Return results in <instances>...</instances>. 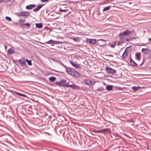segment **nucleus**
<instances>
[{"label":"nucleus","mask_w":151,"mask_h":151,"mask_svg":"<svg viewBox=\"0 0 151 151\" xmlns=\"http://www.w3.org/2000/svg\"><path fill=\"white\" fill-rule=\"evenodd\" d=\"M35 6L34 4H31L27 6L26 7V8L27 9H31L33 8H34Z\"/></svg>","instance_id":"2eb2a0df"},{"label":"nucleus","mask_w":151,"mask_h":151,"mask_svg":"<svg viewBox=\"0 0 151 151\" xmlns=\"http://www.w3.org/2000/svg\"><path fill=\"white\" fill-rule=\"evenodd\" d=\"M5 18L8 21H11L12 20L9 17L6 16V17Z\"/></svg>","instance_id":"c85d7f7f"},{"label":"nucleus","mask_w":151,"mask_h":151,"mask_svg":"<svg viewBox=\"0 0 151 151\" xmlns=\"http://www.w3.org/2000/svg\"><path fill=\"white\" fill-rule=\"evenodd\" d=\"M62 81H60L59 82H57L55 83L57 84L58 86H62Z\"/></svg>","instance_id":"4be33fe9"},{"label":"nucleus","mask_w":151,"mask_h":151,"mask_svg":"<svg viewBox=\"0 0 151 151\" xmlns=\"http://www.w3.org/2000/svg\"><path fill=\"white\" fill-rule=\"evenodd\" d=\"M129 47H127L125 49V51L124 52V53H123L122 55V57L124 59H125L126 58V57L128 55V53L127 52V49Z\"/></svg>","instance_id":"9b49d317"},{"label":"nucleus","mask_w":151,"mask_h":151,"mask_svg":"<svg viewBox=\"0 0 151 151\" xmlns=\"http://www.w3.org/2000/svg\"><path fill=\"white\" fill-rule=\"evenodd\" d=\"M42 5H39L37 8L34 9L33 11L34 12H37L38 11L42 6Z\"/></svg>","instance_id":"a211bd4d"},{"label":"nucleus","mask_w":151,"mask_h":151,"mask_svg":"<svg viewBox=\"0 0 151 151\" xmlns=\"http://www.w3.org/2000/svg\"><path fill=\"white\" fill-rule=\"evenodd\" d=\"M116 42H114L113 43H111L109 44V45L111 47H114L116 45Z\"/></svg>","instance_id":"bb28decb"},{"label":"nucleus","mask_w":151,"mask_h":151,"mask_svg":"<svg viewBox=\"0 0 151 151\" xmlns=\"http://www.w3.org/2000/svg\"><path fill=\"white\" fill-rule=\"evenodd\" d=\"M47 44H60L61 43V42L60 41H53L52 40H50L49 41L45 42Z\"/></svg>","instance_id":"1a4fd4ad"},{"label":"nucleus","mask_w":151,"mask_h":151,"mask_svg":"<svg viewBox=\"0 0 151 151\" xmlns=\"http://www.w3.org/2000/svg\"><path fill=\"white\" fill-rule=\"evenodd\" d=\"M27 63H28V65H32L31 63V60H28L27 59L26 60Z\"/></svg>","instance_id":"cd10ccee"},{"label":"nucleus","mask_w":151,"mask_h":151,"mask_svg":"<svg viewBox=\"0 0 151 151\" xmlns=\"http://www.w3.org/2000/svg\"><path fill=\"white\" fill-rule=\"evenodd\" d=\"M13 92L12 93L14 96L18 95L20 96H22L24 97H27V96L24 94L19 93L18 92L14 91H13Z\"/></svg>","instance_id":"39448f33"},{"label":"nucleus","mask_w":151,"mask_h":151,"mask_svg":"<svg viewBox=\"0 0 151 151\" xmlns=\"http://www.w3.org/2000/svg\"><path fill=\"white\" fill-rule=\"evenodd\" d=\"M142 52H144L145 50H147L148 49L147 48H142Z\"/></svg>","instance_id":"2f4dec72"},{"label":"nucleus","mask_w":151,"mask_h":151,"mask_svg":"<svg viewBox=\"0 0 151 151\" xmlns=\"http://www.w3.org/2000/svg\"><path fill=\"white\" fill-rule=\"evenodd\" d=\"M21 26L22 28H29L30 26V24L29 23H25L21 24Z\"/></svg>","instance_id":"9d476101"},{"label":"nucleus","mask_w":151,"mask_h":151,"mask_svg":"<svg viewBox=\"0 0 151 151\" xmlns=\"http://www.w3.org/2000/svg\"><path fill=\"white\" fill-rule=\"evenodd\" d=\"M62 86L64 87H65L67 88L70 87L73 89H78L79 88V87L76 85H70L69 84V82H67V81L65 80H62Z\"/></svg>","instance_id":"f257e3e1"},{"label":"nucleus","mask_w":151,"mask_h":151,"mask_svg":"<svg viewBox=\"0 0 151 151\" xmlns=\"http://www.w3.org/2000/svg\"><path fill=\"white\" fill-rule=\"evenodd\" d=\"M71 39H73L74 41L78 42L79 41V38L78 37H75L74 38H71Z\"/></svg>","instance_id":"5701e85b"},{"label":"nucleus","mask_w":151,"mask_h":151,"mask_svg":"<svg viewBox=\"0 0 151 151\" xmlns=\"http://www.w3.org/2000/svg\"><path fill=\"white\" fill-rule=\"evenodd\" d=\"M106 69L107 73L108 74H115L116 70L109 67H106Z\"/></svg>","instance_id":"20e7f679"},{"label":"nucleus","mask_w":151,"mask_h":151,"mask_svg":"<svg viewBox=\"0 0 151 151\" xmlns=\"http://www.w3.org/2000/svg\"><path fill=\"white\" fill-rule=\"evenodd\" d=\"M136 56L137 59L138 60H139L141 58V53L140 52L137 53L136 54Z\"/></svg>","instance_id":"aec40b11"},{"label":"nucleus","mask_w":151,"mask_h":151,"mask_svg":"<svg viewBox=\"0 0 151 151\" xmlns=\"http://www.w3.org/2000/svg\"><path fill=\"white\" fill-rule=\"evenodd\" d=\"M131 33V32L129 30H127L122 33L119 34V36L121 38H123L124 37L129 35Z\"/></svg>","instance_id":"7ed1b4c3"},{"label":"nucleus","mask_w":151,"mask_h":151,"mask_svg":"<svg viewBox=\"0 0 151 151\" xmlns=\"http://www.w3.org/2000/svg\"><path fill=\"white\" fill-rule=\"evenodd\" d=\"M104 133L105 134L107 132H110V130L109 128L106 129H104Z\"/></svg>","instance_id":"b1692460"},{"label":"nucleus","mask_w":151,"mask_h":151,"mask_svg":"<svg viewBox=\"0 0 151 151\" xmlns=\"http://www.w3.org/2000/svg\"><path fill=\"white\" fill-rule=\"evenodd\" d=\"M110 6H107L104 8L103 9V11H106L109 10L110 9Z\"/></svg>","instance_id":"a878e982"},{"label":"nucleus","mask_w":151,"mask_h":151,"mask_svg":"<svg viewBox=\"0 0 151 151\" xmlns=\"http://www.w3.org/2000/svg\"><path fill=\"white\" fill-rule=\"evenodd\" d=\"M14 49L13 48H11L8 50L7 53L8 55H10L12 53H14Z\"/></svg>","instance_id":"f8f14e48"},{"label":"nucleus","mask_w":151,"mask_h":151,"mask_svg":"<svg viewBox=\"0 0 151 151\" xmlns=\"http://www.w3.org/2000/svg\"><path fill=\"white\" fill-rule=\"evenodd\" d=\"M1 0V1H2L3 0Z\"/></svg>","instance_id":"49530a36"},{"label":"nucleus","mask_w":151,"mask_h":151,"mask_svg":"<svg viewBox=\"0 0 151 151\" xmlns=\"http://www.w3.org/2000/svg\"><path fill=\"white\" fill-rule=\"evenodd\" d=\"M149 68L151 70V67H150Z\"/></svg>","instance_id":"37998d69"},{"label":"nucleus","mask_w":151,"mask_h":151,"mask_svg":"<svg viewBox=\"0 0 151 151\" xmlns=\"http://www.w3.org/2000/svg\"><path fill=\"white\" fill-rule=\"evenodd\" d=\"M140 88H141L139 86H133L131 88L133 91L135 92H136L139 90V89Z\"/></svg>","instance_id":"4468645a"},{"label":"nucleus","mask_w":151,"mask_h":151,"mask_svg":"<svg viewBox=\"0 0 151 151\" xmlns=\"http://www.w3.org/2000/svg\"><path fill=\"white\" fill-rule=\"evenodd\" d=\"M35 26L37 28H41L43 26V25H42V24L40 23L36 24Z\"/></svg>","instance_id":"6ab92c4d"},{"label":"nucleus","mask_w":151,"mask_h":151,"mask_svg":"<svg viewBox=\"0 0 151 151\" xmlns=\"http://www.w3.org/2000/svg\"><path fill=\"white\" fill-rule=\"evenodd\" d=\"M25 21V19H21L19 20V22L20 23L21 22H24Z\"/></svg>","instance_id":"c756f323"},{"label":"nucleus","mask_w":151,"mask_h":151,"mask_svg":"<svg viewBox=\"0 0 151 151\" xmlns=\"http://www.w3.org/2000/svg\"><path fill=\"white\" fill-rule=\"evenodd\" d=\"M66 11V10H61V12H65Z\"/></svg>","instance_id":"4c0bfd02"},{"label":"nucleus","mask_w":151,"mask_h":151,"mask_svg":"<svg viewBox=\"0 0 151 151\" xmlns=\"http://www.w3.org/2000/svg\"><path fill=\"white\" fill-rule=\"evenodd\" d=\"M99 41L97 43V45L99 46H102L106 44L105 40L103 39H100L99 40Z\"/></svg>","instance_id":"6e6552de"},{"label":"nucleus","mask_w":151,"mask_h":151,"mask_svg":"<svg viewBox=\"0 0 151 151\" xmlns=\"http://www.w3.org/2000/svg\"><path fill=\"white\" fill-rule=\"evenodd\" d=\"M106 88V89L108 91H111L113 89V86L111 85H107Z\"/></svg>","instance_id":"f3484780"},{"label":"nucleus","mask_w":151,"mask_h":151,"mask_svg":"<svg viewBox=\"0 0 151 151\" xmlns=\"http://www.w3.org/2000/svg\"><path fill=\"white\" fill-rule=\"evenodd\" d=\"M104 129H102L101 130H100V133H104Z\"/></svg>","instance_id":"e433bc0d"},{"label":"nucleus","mask_w":151,"mask_h":151,"mask_svg":"<svg viewBox=\"0 0 151 151\" xmlns=\"http://www.w3.org/2000/svg\"><path fill=\"white\" fill-rule=\"evenodd\" d=\"M30 13L28 12H22L19 14V15L22 17H28Z\"/></svg>","instance_id":"423d86ee"},{"label":"nucleus","mask_w":151,"mask_h":151,"mask_svg":"<svg viewBox=\"0 0 151 151\" xmlns=\"http://www.w3.org/2000/svg\"><path fill=\"white\" fill-rule=\"evenodd\" d=\"M76 67L77 68H81V67L76 66V67Z\"/></svg>","instance_id":"58836bf2"},{"label":"nucleus","mask_w":151,"mask_h":151,"mask_svg":"<svg viewBox=\"0 0 151 151\" xmlns=\"http://www.w3.org/2000/svg\"><path fill=\"white\" fill-rule=\"evenodd\" d=\"M19 62L21 65H25V61L23 59H20Z\"/></svg>","instance_id":"dca6fc26"},{"label":"nucleus","mask_w":151,"mask_h":151,"mask_svg":"<svg viewBox=\"0 0 151 151\" xmlns=\"http://www.w3.org/2000/svg\"><path fill=\"white\" fill-rule=\"evenodd\" d=\"M56 78L54 77H50L49 78V80L51 82H53L55 80Z\"/></svg>","instance_id":"412c9836"},{"label":"nucleus","mask_w":151,"mask_h":151,"mask_svg":"<svg viewBox=\"0 0 151 151\" xmlns=\"http://www.w3.org/2000/svg\"><path fill=\"white\" fill-rule=\"evenodd\" d=\"M72 65H73V66H76V65H75L73 63H72Z\"/></svg>","instance_id":"a19ab883"},{"label":"nucleus","mask_w":151,"mask_h":151,"mask_svg":"<svg viewBox=\"0 0 151 151\" xmlns=\"http://www.w3.org/2000/svg\"><path fill=\"white\" fill-rule=\"evenodd\" d=\"M84 82L88 86H90L92 84L91 81L89 79L85 80H84Z\"/></svg>","instance_id":"ddd939ff"},{"label":"nucleus","mask_w":151,"mask_h":151,"mask_svg":"<svg viewBox=\"0 0 151 151\" xmlns=\"http://www.w3.org/2000/svg\"><path fill=\"white\" fill-rule=\"evenodd\" d=\"M104 88L103 87H101L99 88H98L97 90V91H104Z\"/></svg>","instance_id":"393cba45"},{"label":"nucleus","mask_w":151,"mask_h":151,"mask_svg":"<svg viewBox=\"0 0 151 151\" xmlns=\"http://www.w3.org/2000/svg\"><path fill=\"white\" fill-rule=\"evenodd\" d=\"M96 132L98 133H100V130H97Z\"/></svg>","instance_id":"ea45409f"},{"label":"nucleus","mask_w":151,"mask_h":151,"mask_svg":"<svg viewBox=\"0 0 151 151\" xmlns=\"http://www.w3.org/2000/svg\"><path fill=\"white\" fill-rule=\"evenodd\" d=\"M96 40L95 39H88L86 40V42L87 43H89L92 44H93L96 43Z\"/></svg>","instance_id":"0eeeda50"},{"label":"nucleus","mask_w":151,"mask_h":151,"mask_svg":"<svg viewBox=\"0 0 151 151\" xmlns=\"http://www.w3.org/2000/svg\"><path fill=\"white\" fill-rule=\"evenodd\" d=\"M2 94L4 95V96H5L6 94V93L3 91L2 92Z\"/></svg>","instance_id":"473e14b6"},{"label":"nucleus","mask_w":151,"mask_h":151,"mask_svg":"<svg viewBox=\"0 0 151 151\" xmlns=\"http://www.w3.org/2000/svg\"><path fill=\"white\" fill-rule=\"evenodd\" d=\"M6 68H8V66H7L6 67Z\"/></svg>","instance_id":"a18cd8bd"},{"label":"nucleus","mask_w":151,"mask_h":151,"mask_svg":"<svg viewBox=\"0 0 151 151\" xmlns=\"http://www.w3.org/2000/svg\"><path fill=\"white\" fill-rule=\"evenodd\" d=\"M130 62H133V63H134V65H137L131 59V60H130Z\"/></svg>","instance_id":"72a5a7b5"},{"label":"nucleus","mask_w":151,"mask_h":151,"mask_svg":"<svg viewBox=\"0 0 151 151\" xmlns=\"http://www.w3.org/2000/svg\"><path fill=\"white\" fill-rule=\"evenodd\" d=\"M125 40L127 41H130V39L129 38H127L125 39Z\"/></svg>","instance_id":"f704fd0d"},{"label":"nucleus","mask_w":151,"mask_h":151,"mask_svg":"<svg viewBox=\"0 0 151 151\" xmlns=\"http://www.w3.org/2000/svg\"><path fill=\"white\" fill-rule=\"evenodd\" d=\"M41 1L42 2H47L49 0H41Z\"/></svg>","instance_id":"c9c22d12"},{"label":"nucleus","mask_w":151,"mask_h":151,"mask_svg":"<svg viewBox=\"0 0 151 151\" xmlns=\"http://www.w3.org/2000/svg\"><path fill=\"white\" fill-rule=\"evenodd\" d=\"M149 41H151V38L148 39Z\"/></svg>","instance_id":"79ce46f5"},{"label":"nucleus","mask_w":151,"mask_h":151,"mask_svg":"<svg viewBox=\"0 0 151 151\" xmlns=\"http://www.w3.org/2000/svg\"><path fill=\"white\" fill-rule=\"evenodd\" d=\"M65 68L67 73L72 76H74L76 77H78L80 76V74L73 68L69 67Z\"/></svg>","instance_id":"f03ea898"},{"label":"nucleus","mask_w":151,"mask_h":151,"mask_svg":"<svg viewBox=\"0 0 151 151\" xmlns=\"http://www.w3.org/2000/svg\"><path fill=\"white\" fill-rule=\"evenodd\" d=\"M96 130H94V131H93V132H96Z\"/></svg>","instance_id":"c03bdc74"},{"label":"nucleus","mask_w":151,"mask_h":151,"mask_svg":"<svg viewBox=\"0 0 151 151\" xmlns=\"http://www.w3.org/2000/svg\"><path fill=\"white\" fill-rule=\"evenodd\" d=\"M6 69H0V72H5L6 70Z\"/></svg>","instance_id":"7c9ffc66"}]
</instances>
